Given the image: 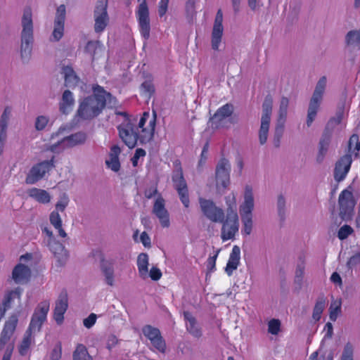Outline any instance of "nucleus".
Instances as JSON below:
<instances>
[{
	"label": "nucleus",
	"mask_w": 360,
	"mask_h": 360,
	"mask_svg": "<svg viewBox=\"0 0 360 360\" xmlns=\"http://www.w3.org/2000/svg\"><path fill=\"white\" fill-rule=\"evenodd\" d=\"M156 121L155 111H153L150 119L149 112H144L137 124L128 119L118 125L119 137L129 148H134L138 143L146 145L154 138Z\"/></svg>",
	"instance_id": "nucleus-1"
},
{
	"label": "nucleus",
	"mask_w": 360,
	"mask_h": 360,
	"mask_svg": "<svg viewBox=\"0 0 360 360\" xmlns=\"http://www.w3.org/2000/svg\"><path fill=\"white\" fill-rule=\"evenodd\" d=\"M233 205H229L225 217L224 210L217 207L212 200L199 198V204L203 215L212 222L222 224L221 238L223 242L233 239L238 232L239 220L236 211V204L234 196H233Z\"/></svg>",
	"instance_id": "nucleus-2"
},
{
	"label": "nucleus",
	"mask_w": 360,
	"mask_h": 360,
	"mask_svg": "<svg viewBox=\"0 0 360 360\" xmlns=\"http://www.w3.org/2000/svg\"><path fill=\"white\" fill-rule=\"evenodd\" d=\"M233 205H229L225 217L224 210L217 207L212 200L199 198V204L203 215L212 222L222 224L221 238L223 242L233 239L238 232L239 220L236 211V204L234 196H233Z\"/></svg>",
	"instance_id": "nucleus-3"
},
{
	"label": "nucleus",
	"mask_w": 360,
	"mask_h": 360,
	"mask_svg": "<svg viewBox=\"0 0 360 360\" xmlns=\"http://www.w3.org/2000/svg\"><path fill=\"white\" fill-rule=\"evenodd\" d=\"M93 95L87 96L80 103L77 115L82 120H88L97 117L105 108L106 102L112 94L98 84L92 87Z\"/></svg>",
	"instance_id": "nucleus-4"
},
{
	"label": "nucleus",
	"mask_w": 360,
	"mask_h": 360,
	"mask_svg": "<svg viewBox=\"0 0 360 360\" xmlns=\"http://www.w3.org/2000/svg\"><path fill=\"white\" fill-rule=\"evenodd\" d=\"M49 307L50 303L48 300L41 302L36 307L32 314L30 326L26 330L23 339L19 346V353L22 356L27 354V351L31 345L32 332L39 331L43 323L46 321Z\"/></svg>",
	"instance_id": "nucleus-5"
},
{
	"label": "nucleus",
	"mask_w": 360,
	"mask_h": 360,
	"mask_svg": "<svg viewBox=\"0 0 360 360\" xmlns=\"http://www.w3.org/2000/svg\"><path fill=\"white\" fill-rule=\"evenodd\" d=\"M22 30L21 32V58L28 60L31 56L33 44V22L32 9L25 8L22 18Z\"/></svg>",
	"instance_id": "nucleus-6"
},
{
	"label": "nucleus",
	"mask_w": 360,
	"mask_h": 360,
	"mask_svg": "<svg viewBox=\"0 0 360 360\" xmlns=\"http://www.w3.org/2000/svg\"><path fill=\"white\" fill-rule=\"evenodd\" d=\"M254 209V198L252 187L246 186L244 202L240 207V214L243 224L242 234L249 236L252 230V210Z\"/></svg>",
	"instance_id": "nucleus-7"
},
{
	"label": "nucleus",
	"mask_w": 360,
	"mask_h": 360,
	"mask_svg": "<svg viewBox=\"0 0 360 360\" xmlns=\"http://www.w3.org/2000/svg\"><path fill=\"white\" fill-rule=\"evenodd\" d=\"M326 86V77L323 76L317 82L313 96L310 100L307 120V124L308 127L311 126L316 116Z\"/></svg>",
	"instance_id": "nucleus-8"
},
{
	"label": "nucleus",
	"mask_w": 360,
	"mask_h": 360,
	"mask_svg": "<svg viewBox=\"0 0 360 360\" xmlns=\"http://www.w3.org/2000/svg\"><path fill=\"white\" fill-rule=\"evenodd\" d=\"M55 167L54 156L49 160H44L34 165L25 178L27 184H34L42 179L46 173Z\"/></svg>",
	"instance_id": "nucleus-9"
},
{
	"label": "nucleus",
	"mask_w": 360,
	"mask_h": 360,
	"mask_svg": "<svg viewBox=\"0 0 360 360\" xmlns=\"http://www.w3.org/2000/svg\"><path fill=\"white\" fill-rule=\"evenodd\" d=\"M338 203L341 219L345 221L351 220L356 205L352 192L347 189L343 190L339 195Z\"/></svg>",
	"instance_id": "nucleus-10"
},
{
	"label": "nucleus",
	"mask_w": 360,
	"mask_h": 360,
	"mask_svg": "<svg viewBox=\"0 0 360 360\" xmlns=\"http://www.w3.org/2000/svg\"><path fill=\"white\" fill-rule=\"evenodd\" d=\"M136 17L138 21L139 30L141 37L148 40L150 38V23L149 9L146 0H143L138 6L136 11Z\"/></svg>",
	"instance_id": "nucleus-11"
},
{
	"label": "nucleus",
	"mask_w": 360,
	"mask_h": 360,
	"mask_svg": "<svg viewBox=\"0 0 360 360\" xmlns=\"http://www.w3.org/2000/svg\"><path fill=\"white\" fill-rule=\"evenodd\" d=\"M172 179L181 202L185 207H188L190 204L188 189L181 167L174 171Z\"/></svg>",
	"instance_id": "nucleus-12"
},
{
	"label": "nucleus",
	"mask_w": 360,
	"mask_h": 360,
	"mask_svg": "<svg viewBox=\"0 0 360 360\" xmlns=\"http://www.w3.org/2000/svg\"><path fill=\"white\" fill-rule=\"evenodd\" d=\"M273 101L271 97H266L263 103V112L261 118V126L259 131L260 144L263 145L266 142L271 115L272 112Z\"/></svg>",
	"instance_id": "nucleus-13"
},
{
	"label": "nucleus",
	"mask_w": 360,
	"mask_h": 360,
	"mask_svg": "<svg viewBox=\"0 0 360 360\" xmlns=\"http://www.w3.org/2000/svg\"><path fill=\"white\" fill-rule=\"evenodd\" d=\"M141 330L143 335L150 340V344L156 350L162 354L165 353L166 342L159 328L151 325H146L143 326Z\"/></svg>",
	"instance_id": "nucleus-14"
},
{
	"label": "nucleus",
	"mask_w": 360,
	"mask_h": 360,
	"mask_svg": "<svg viewBox=\"0 0 360 360\" xmlns=\"http://www.w3.org/2000/svg\"><path fill=\"white\" fill-rule=\"evenodd\" d=\"M108 0H98L94 9V30L96 33L104 31L109 22L107 12Z\"/></svg>",
	"instance_id": "nucleus-15"
},
{
	"label": "nucleus",
	"mask_w": 360,
	"mask_h": 360,
	"mask_svg": "<svg viewBox=\"0 0 360 360\" xmlns=\"http://www.w3.org/2000/svg\"><path fill=\"white\" fill-rule=\"evenodd\" d=\"M152 213L158 219L162 228L170 226L169 213L166 208V202L161 194H158L153 205Z\"/></svg>",
	"instance_id": "nucleus-16"
},
{
	"label": "nucleus",
	"mask_w": 360,
	"mask_h": 360,
	"mask_svg": "<svg viewBox=\"0 0 360 360\" xmlns=\"http://www.w3.org/2000/svg\"><path fill=\"white\" fill-rule=\"evenodd\" d=\"M231 165L226 158H221L216 167V184L217 188H226L230 184Z\"/></svg>",
	"instance_id": "nucleus-17"
},
{
	"label": "nucleus",
	"mask_w": 360,
	"mask_h": 360,
	"mask_svg": "<svg viewBox=\"0 0 360 360\" xmlns=\"http://www.w3.org/2000/svg\"><path fill=\"white\" fill-rule=\"evenodd\" d=\"M233 112L232 104L226 103L220 107L210 119V124L212 129H219L224 125V120L229 117Z\"/></svg>",
	"instance_id": "nucleus-18"
},
{
	"label": "nucleus",
	"mask_w": 360,
	"mask_h": 360,
	"mask_svg": "<svg viewBox=\"0 0 360 360\" xmlns=\"http://www.w3.org/2000/svg\"><path fill=\"white\" fill-rule=\"evenodd\" d=\"M223 22V13L221 9H219L217 12L214 25L212 31V48L214 51L219 49V44L222 39L224 27L222 25Z\"/></svg>",
	"instance_id": "nucleus-19"
},
{
	"label": "nucleus",
	"mask_w": 360,
	"mask_h": 360,
	"mask_svg": "<svg viewBox=\"0 0 360 360\" xmlns=\"http://www.w3.org/2000/svg\"><path fill=\"white\" fill-rule=\"evenodd\" d=\"M65 19V6L63 4H61L58 7L56 11L51 40L58 41L63 37L64 34Z\"/></svg>",
	"instance_id": "nucleus-20"
},
{
	"label": "nucleus",
	"mask_w": 360,
	"mask_h": 360,
	"mask_svg": "<svg viewBox=\"0 0 360 360\" xmlns=\"http://www.w3.org/2000/svg\"><path fill=\"white\" fill-rule=\"evenodd\" d=\"M68 307V298L66 290H63L57 300L53 310V319L58 325H61L64 321V314Z\"/></svg>",
	"instance_id": "nucleus-21"
},
{
	"label": "nucleus",
	"mask_w": 360,
	"mask_h": 360,
	"mask_svg": "<svg viewBox=\"0 0 360 360\" xmlns=\"http://www.w3.org/2000/svg\"><path fill=\"white\" fill-rule=\"evenodd\" d=\"M352 162L351 154H346L340 158L336 162L334 169V178L335 181L340 182L345 178L350 169Z\"/></svg>",
	"instance_id": "nucleus-22"
},
{
	"label": "nucleus",
	"mask_w": 360,
	"mask_h": 360,
	"mask_svg": "<svg viewBox=\"0 0 360 360\" xmlns=\"http://www.w3.org/2000/svg\"><path fill=\"white\" fill-rule=\"evenodd\" d=\"M18 322V319L15 314L11 315L8 320L6 321L0 335V349H2L6 344L10 340L15 330Z\"/></svg>",
	"instance_id": "nucleus-23"
},
{
	"label": "nucleus",
	"mask_w": 360,
	"mask_h": 360,
	"mask_svg": "<svg viewBox=\"0 0 360 360\" xmlns=\"http://www.w3.org/2000/svg\"><path fill=\"white\" fill-rule=\"evenodd\" d=\"M31 276L30 269L24 264H17L13 270L12 278L16 283L28 282Z\"/></svg>",
	"instance_id": "nucleus-24"
},
{
	"label": "nucleus",
	"mask_w": 360,
	"mask_h": 360,
	"mask_svg": "<svg viewBox=\"0 0 360 360\" xmlns=\"http://www.w3.org/2000/svg\"><path fill=\"white\" fill-rule=\"evenodd\" d=\"M101 269L105 277V283L109 286H113L115 283L114 262L112 260H106L103 256L101 258Z\"/></svg>",
	"instance_id": "nucleus-25"
},
{
	"label": "nucleus",
	"mask_w": 360,
	"mask_h": 360,
	"mask_svg": "<svg viewBox=\"0 0 360 360\" xmlns=\"http://www.w3.org/2000/svg\"><path fill=\"white\" fill-rule=\"evenodd\" d=\"M240 259V249L238 245H234L230 253L225 271L229 276H231L233 271L237 269Z\"/></svg>",
	"instance_id": "nucleus-26"
},
{
	"label": "nucleus",
	"mask_w": 360,
	"mask_h": 360,
	"mask_svg": "<svg viewBox=\"0 0 360 360\" xmlns=\"http://www.w3.org/2000/svg\"><path fill=\"white\" fill-rule=\"evenodd\" d=\"M11 112V108L6 107L0 119V155L4 151V143L6 139L7 124Z\"/></svg>",
	"instance_id": "nucleus-27"
},
{
	"label": "nucleus",
	"mask_w": 360,
	"mask_h": 360,
	"mask_svg": "<svg viewBox=\"0 0 360 360\" xmlns=\"http://www.w3.org/2000/svg\"><path fill=\"white\" fill-rule=\"evenodd\" d=\"M29 197L41 204L50 202L51 197L48 191L44 189L32 188L27 190Z\"/></svg>",
	"instance_id": "nucleus-28"
},
{
	"label": "nucleus",
	"mask_w": 360,
	"mask_h": 360,
	"mask_svg": "<svg viewBox=\"0 0 360 360\" xmlns=\"http://www.w3.org/2000/svg\"><path fill=\"white\" fill-rule=\"evenodd\" d=\"M184 319L187 321L186 329L194 337L200 338L202 335L200 328L198 327L196 319L189 311L184 312Z\"/></svg>",
	"instance_id": "nucleus-29"
},
{
	"label": "nucleus",
	"mask_w": 360,
	"mask_h": 360,
	"mask_svg": "<svg viewBox=\"0 0 360 360\" xmlns=\"http://www.w3.org/2000/svg\"><path fill=\"white\" fill-rule=\"evenodd\" d=\"M74 104L75 100L72 92L70 90H65L60 103V110L63 114H68L72 109Z\"/></svg>",
	"instance_id": "nucleus-30"
},
{
	"label": "nucleus",
	"mask_w": 360,
	"mask_h": 360,
	"mask_svg": "<svg viewBox=\"0 0 360 360\" xmlns=\"http://www.w3.org/2000/svg\"><path fill=\"white\" fill-rule=\"evenodd\" d=\"M48 246L55 257L58 258L59 262H60L61 259H66L67 252L62 243L53 239L52 240H48Z\"/></svg>",
	"instance_id": "nucleus-31"
},
{
	"label": "nucleus",
	"mask_w": 360,
	"mask_h": 360,
	"mask_svg": "<svg viewBox=\"0 0 360 360\" xmlns=\"http://www.w3.org/2000/svg\"><path fill=\"white\" fill-rule=\"evenodd\" d=\"M330 134L326 131L322 135V137L319 142V151L317 155V161L321 162L325 155L326 154L328 148V146L330 141Z\"/></svg>",
	"instance_id": "nucleus-32"
},
{
	"label": "nucleus",
	"mask_w": 360,
	"mask_h": 360,
	"mask_svg": "<svg viewBox=\"0 0 360 360\" xmlns=\"http://www.w3.org/2000/svg\"><path fill=\"white\" fill-rule=\"evenodd\" d=\"M63 74L64 75L65 84L67 86L72 87L75 86L78 82V77L74 70L70 66H65L63 68Z\"/></svg>",
	"instance_id": "nucleus-33"
},
{
	"label": "nucleus",
	"mask_w": 360,
	"mask_h": 360,
	"mask_svg": "<svg viewBox=\"0 0 360 360\" xmlns=\"http://www.w3.org/2000/svg\"><path fill=\"white\" fill-rule=\"evenodd\" d=\"M50 222L56 229L58 231L59 236L65 238L67 233L62 227V220L59 213L57 211H53L50 214Z\"/></svg>",
	"instance_id": "nucleus-34"
},
{
	"label": "nucleus",
	"mask_w": 360,
	"mask_h": 360,
	"mask_svg": "<svg viewBox=\"0 0 360 360\" xmlns=\"http://www.w3.org/2000/svg\"><path fill=\"white\" fill-rule=\"evenodd\" d=\"M305 269V257L304 255L299 257L298 263L297 264L295 276V282L300 285L302 283Z\"/></svg>",
	"instance_id": "nucleus-35"
},
{
	"label": "nucleus",
	"mask_w": 360,
	"mask_h": 360,
	"mask_svg": "<svg viewBox=\"0 0 360 360\" xmlns=\"http://www.w3.org/2000/svg\"><path fill=\"white\" fill-rule=\"evenodd\" d=\"M73 360H93V359L89 354L86 347L82 344H79L73 352Z\"/></svg>",
	"instance_id": "nucleus-36"
},
{
	"label": "nucleus",
	"mask_w": 360,
	"mask_h": 360,
	"mask_svg": "<svg viewBox=\"0 0 360 360\" xmlns=\"http://www.w3.org/2000/svg\"><path fill=\"white\" fill-rule=\"evenodd\" d=\"M326 306V298L320 297L317 299L313 310L312 317L315 321H319Z\"/></svg>",
	"instance_id": "nucleus-37"
},
{
	"label": "nucleus",
	"mask_w": 360,
	"mask_h": 360,
	"mask_svg": "<svg viewBox=\"0 0 360 360\" xmlns=\"http://www.w3.org/2000/svg\"><path fill=\"white\" fill-rule=\"evenodd\" d=\"M86 139V136L84 133L78 132L68 136L65 141L70 146H73L84 143Z\"/></svg>",
	"instance_id": "nucleus-38"
},
{
	"label": "nucleus",
	"mask_w": 360,
	"mask_h": 360,
	"mask_svg": "<svg viewBox=\"0 0 360 360\" xmlns=\"http://www.w3.org/2000/svg\"><path fill=\"white\" fill-rule=\"evenodd\" d=\"M137 266L141 274H146L148 271V257L146 253H141L138 256Z\"/></svg>",
	"instance_id": "nucleus-39"
},
{
	"label": "nucleus",
	"mask_w": 360,
	"mask_h": 360,
	"mask_svg": "<svg viewBox=\"0 0 360 360\" xmlns=\"http://www.w3.org/2000/svg\"><path fill=\"white\" fill-rule=\"evenodd\" d=\"M359 136L357 134H352L348 141V153L352 154L354 153L357 155V148L359 144Z\"/></svg>",
	"instance_id": "nucleus-40"
},
{
	"label": "nucleus",
	"mask_w": 360,
	"mask_h": 360,
	"mask_svg": "<svg viewBox=\"0 0 360 360\" xmlns=\"http://www.w3.org/2000/svg\"><path fill=\"white\" fill-rule=\"evenodd\" d=\"M289 100L286 97H282L279 108V119L285 120L287 116Z\"/></svg>",
	"instance_id": "nucleus-41"
},
{
	"label": "nucleus",
	"mask_w": 360,
	"mask_h": 360,
	"mask_svg": "<svg viewBox=\"0 0 360 360\" xmlns=\"http://www.w3.org/2000/svg\"><path fill=\"white\" fill-rule=\"evenodd\" d=\"M281 329V321L278 319H273L269 321L268 331L272 335H277Z\"/></svg>",
	"instance_id": "nucleus-42"
},
{
	"label": "nucleus",
	"mask_w": 360,
	"mask_h": 360,
	"mask_svg": "<svg viewBox=\"0 0 360 360\" xmlns=\"http://www.w3.org/2000/svg\"><path fill=\"white\" fill-rule=\"evenodd\" d=\"M352 233V228L350 226L345 224L340 228L338 232V237L340 240H345Z\"/></svg>",
	"instance_id": "nucleus-43"
},
{
	"label": "nucleus",
	"mask_w": 360,
	"mask_h": 360,
	"mask_svg": "<svg viewBox=\"0 0 360 360\" xmlns=\"http://www.w3.org/2000/svg\"><path fill=\"white\" fill-rule=\"evenodd\" d=\"M360 37V30L359 31L352 30L349 31L346 36V41L347 44H352L354 42H360L359 39Z\"/></svg>",
	"instance_id": "nucleus-44"
},
{
	"label": "nucleus",
	"mask_w": 360,
	"mask_h": 360,
	"mask_svg": "<svg viewBox=\"0 0 360 360\" xmlns=\"http://www.w3.org/2000/svg\"><path fill=\"white\" fill-rule=\"evenodd\" d=\"M329 310H330V319L333 321H335L337 319L338 314L341 311L340 302L338 304H336L335 303L331 304Z\"/></svg>",
	"instance_id": "nucleus-45"
},
{
	"label": "nucleus",
	"mask_w": 360,
	"mask_h": 360,
	"mask_svg": "<svg viewBox=\"0 0 360 360\" xmlns=\"http://www.w3.org/2000/svg\"><path fill=\"white\" fill-rule=\"evenodd\" d=\"M49 122V119L46 116H39L36 119L35 128L38 131L43 130Z\"/></svg>",
	"instance_id": "nucleus-46"
},
{
	"label": "nucleus",
	"mask_w": 360,
	"mask_h": 360,
	"mask_svg": "<svg viewBox=\"0 0 360 360\" xmlns=\"http://www.w3.org/2000/svg\"><path fill=\"white\" fill-rule=\"evenodd\" d=\"M105 164L108 168L111 169L113 172H118L120 169V162L119 158H109L105 160Z\"/></svg>",
	"instance_id": "nucleus-47"
},
{
	"label": "nucleus",
	"mask_w": 360,
	"mask_h": 360,
	"mask_svg": "<svg viewBox=\"0 0 360 360\" xmlns=\"http://www.w3.org/2000/svg\"><path fill=\"white\" fill-rule=\"evenodd\" d=\"M341 360H353V347L350 343L345 345Z\"/></svg>",
	"instance_id": "nucleus-48"
},
{
	"label": "nucleus",
	"mask_w": 360,
	"mask_h": 360,
	"mask_svg": "<svg viewBox=\"0 0 360 360\" xmlns=\"http://www.w3.org/2000/svg\"><path fill=\"white\" fill-rule=\"evenodd\" d=\"M141 88L145 93L148 94L149 98L155 93V86L150 81L143 82L141 84Z\"/></svg>",
	"instance_id": "nucleus-49"
},
{
	"label": "nucleus",
	"mask_w": 360,
	"mask_h": 360,
	"mask_svg": "<svg viewBox=\"0 0 360 360\" xmlns=\"http://www.w3.org/2000/svg\"><path fill=\"white\" fill-rule=\"evenodd\" d=\"M61 355H62L61 344L60 342H58L54 347V348L52 349L51 354H50V358L52 360H58L61 358Z\"/></svg>",
	"instance_id": "nucleus-50"
},
{
	"label": "nucleus",
	"mask_w": 360,
	"mask_h": 360,
	"mask_svg": "<svg viewBox=\"0 0 360 360\" xmlns=\"http://www.w3.org/2000/svg\"><path fill=\"white\" fill-rule=\"evenodd\" d=\"M146 155V152L143 148H137L135 151L134 156L131 158L132 165L136 167L138 164V160L141 157H144Z\"/></svg>",
	"instance_id": "nucleus-51"
},
{
	"label": "nucleus",
	"mask_w": 360,
	"mask_h": 360,
	"mask_svg": "<svg viewBox=\"0 0 360 360\" xmlns=\"http://www.w3.org/2000/svg\"><path fill=\"white\" fill-rule=\"evenodd\" d=\"M96 314L91 313L87 318L83 321V324L86 328H91L96 321Z\"/></svg>",
	"instance_id": "nucleus-52"
},
{
	"label": "nucleus",
	"mask_w": 360,
	"mask_h": 360,
	"mask_svg": "<svg viewBox=\"0 0 360 360\" xmlns=\"http://www.w3.org/2000/svg\"><path fill=\"white\" fill-rule=\"evenodd\" d=\"M169 0H160L158 6V14L160 17H163L168 8Z\"/></svg>",
	"instance_id": "nucleus-53"
},
{
	"label": "nucleus",
	"mask_w": 360,
	"mask_h": 360,
	"mask_svg": "<svg viewBox=\"0 0 360 360\" xmlns=\"http://www.w3.org/2000/svg\"><path fill=\"white\" fill-rule=\"evenodd\" d=\"M98 41H88L85 46V51L87 53H89L94 57L95 55V51L98 46Z\"/></svg>",
	"instance_id": "nucleus-54"
},
{
	"label": "nucleus",
	"mask_w": 360,
	"mask_h": 360,
	"mask_svg": "<svg viewBox=\"0 0 360 360\" xmlns=\"http://www.w3.org/2000/svg\"><path fill=\"white\" fill-rule=\"evenodd\" d=\"M359 263H360V253H357L352 256L348 259L347 264L349 269H352Z\"/></svg>",
	"instance_id": "nucleus-55"
},
{
	"label": "nucleus",
	"mask_w": 360,
	"mask_h": 360,
	"mask_svg": "<svg viewBox=\"0 0 360 360\" xmlns=\"http://www.w3.org/2000/svg\"><path fill=\"white\" fill-rule=\"evenodd\" d=\"M68 198L65 196L64 198L60 200V201H58L56 205V209L58 212L60 211V212H63L66 207L68 206Z\"/></svg>",
	"instance_id": "nucleus-56"
},
{
	"label": "nucleus",
	"mask_w": 360,
	"mask_h": 360,
	"mask_svg": "<svg viewBox=\"0 0 360 360\" xmlns=\"http://www.w3.org/2000/svg\"><path fill=\"white\" fill-rule=\"evenodd\" d=\"M283 131V126L277 127L276 129L275 136H274V146L276 147H278L280 145V141H281V138L282 136Z\"/></svg>",
	"instance_id": "nucleus-57"
},
{
	"label": "nucleus",
	"mask_w": 360,
	"mask_h": 360,
	"mask_svg": "<svg viewBox=\"0 0 360 360\" xmlns=\"http://www.w3.org/2000/svg\"><path fill=\"white\" fill-rule=\"evenodd\" d=\"M162 276L161 271L157 267H152L150 271V277L153 281H158Z\"/></svg>",
	"instance_id": "nucleus-58"
},
{
	"label": "nucleus",
	"mask_w": 360,
	"mask_h": 360,
	"mask_svg": "<svg viewBox=\"0 0 360 360\" xmlns=\"http://www.w3.org/2000/svg\"><path fill=\"white\" fill-rule=\"evenodd\" d=\"M218 252L219 251H217L214 256H211L207 259V269L210 271H213L215 269L216 260L218 256Z\"/></svg>",
	"instance_id": "nucleus-59"
},
{
	"label": "nucleus",
	"mask_w": 360,
	"mask_h": 360,
	"mask_svg": "<svg viewBox=\"0 0 360 360\" xmlns=\"http://www.w3.org/2000/svg\"><path fill=\"white\" fill-rule=\"evenodd\" d=\"M121 153V148L118 145H113L110 148V158H119V155Z\"/></svg>",
	"instance_id": "nucleus-60"
},
{
	"label": "nucleus",
	"mask_w": 360,
	"mask_h": 360,
	"mask_svg": "<svg viewBox=\"0 0 360 360\" xmlns=\"http://www.w3.org/2000/svg\"><path fill=\"white\" fill-rule=\"evenodd\" d=\"M330 281L334 284L338 285L339 287L342 286V280L341 276L338 272H333L330 276Z\"/></svg>",
	"instance_id": "nucleus-61"
},
{
	"label": "nucleus",
	"mask_w": 360,
	"mask_h": 360,
	"mask_svg": "<svg viewBox=\"0 0 360 360\" xmlns=\"http://www.w3.org/2000/svg\"><path fill=\"white\" fill-rule=\"evenodd\" d=\"M285 199L282 195H280L278 198V214L280 216H282L284 213V207H285Z\"/></svg>",
	"instance_id": "nucleus-62"
},
{
	"label": "nucleus",
	"mask_w": 360,
	"mask_h": 360,
	"mask_svg": "<svg viewBox=\"0 0 360 360\" xmlns=\"http://www.w3.org/2000/svg\"><path fill=\"white\" fill-rule=\"evenodd\" d=\"M158 193L156 187H152L145 191L144 195L147 199H150Z\"/></svg>",
	"instance_id": "nucleus-63"
},
{
	"label": "nucleus",
	"mask_w": 360,
	"mask_h": 360,
	"mask_svg": "<svg viewBox=\"0 0 360 360\" xmlns=\"http://www.w3.org/2000/svg\"><path fill=\"white\" fill-rule=\"evenodd\" d=\"M141 241L145 247H149L150 245V238L146 232L143 231L141 234Z\"/></svg>",
	"instance_id": "nucleus-64"
}]
</instances>
